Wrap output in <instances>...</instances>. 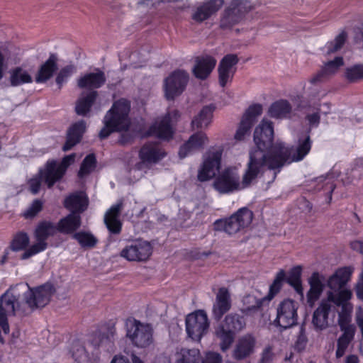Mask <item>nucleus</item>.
I'll list each match as a JSON object with an SVG mask.
<instances>
[{"mask_svg":"<svg viewBox=\"0 0 363 363\" xmlns=\"http://www.w3.org/2000/svg\"><path fill=\"white\" fill-rule=\"evenodd\" d=\"M166 156L164 150L156 143H147L144 145L139 152L141 164L139 168L144 164L151 165L158 163Z\"/></svg>","mask_w":363,"mask_h":363,"instance_id":"obj_21","label":"nucleus"},{"mask_svg":"<svg viewBox=\"0 0 363 363\" xmlns=\"http://www.w3.org/2000/svg\"><path fill=\"white\" fill-rule=\"evenodd\" d=\"M115 363H129L128 358L124 357H115Z\"/></svg>","mask_w":363,"mask_h":363,"instance_id":"obj_64","label":"nucleus"},{"mask_svg":"<svg viewBox=\"0 0 363 363\" xmlns=\"http://www.w3.org/2000/svg\"><path fill=\"white\" fill-rule=\"evenodd\" d=\"M273 359V352L271 347H267L262 352L259 363H269Z\"/></svg>","mask_w":363,"mask_h":363,"instance_id":"obj_56","label":"nucleus"},{"mask_svg":"<svg viewBox=\"0 0 363 363\" xmlns=\"http://www.w3.org/2000/svg\"><path fill=\"white\" fill-rule=\"evenodd\" d=\"M286 278V273L284 269H280L276 274V277L269 286V293L264 297L266 301L269 302L280 291L283 283Z\"/></svg>","mask_w":363,"mask_h":363,"instance_id":"obj_42","label":"nucleus"},{"mask_svg":"<svg viewBox=\"0 0 363 363\" xmlns=\"http://www.w3.org/2000/svg\"><path fill=\"white\" fill-rule=\"evenodd\" d=\"M352 291L351 289H344L340 291L337 295L330 293V298L333 299V304L341 307L339 313L338 324L343 332L349 330L352 333L355 332V328L352 325V313L353 305L350 302L352 297Z\"/></svg>","mask_w":363,"mask_h":363,"instance_id":"obj_7","label":"nucleus"},{"mask_svg":"<svg viewBox=\"0 0 363 363\" xmlns=\"http://www.w3.org/2000/svg\"><path fill=\"white\" fill-rule=\"evenodd\" d=\"M355 291L357 298L363 301V268L356 284Z\"/></svg>","mask_w":363,"mask_h":363,"instance_id":"obj_55","label":"nucleus"},{"mask_svg":"<svg viewBox=\"0 0 363 363\" xmlns=\"http://www.w3.org/2000/svg\"><path fill=\"white\" fill-rule=\"evenodd\" d=\"M112 132H113V105L104 117V127L99 133V137L101 139H104Z\"/></svg>","mask_w":363,"mask_h":363,"instance_id":"obj_46","label":"nucleus"},{"mask_svg":"<svg viewBox=\"0 0 363 363\" xmlns=\"http://www.w3.org/2000/svg\"><path fill=\"white\" fill-rule=\"evenodd\" d=\"M298 303L289 298L284 299L277 306L275 321L283 328H288L296 324L297 321Z\"/></svg>","mask_w":363,"mask_h":363,"instance_id":"obj_13","label":"nucleus"},{"mask_svg":"<svg viewBox=\"0 0 363 363\" xmlns=\"http://www.w3.org/2000/svg\"><path fill=\"white\" fill-rule=\"evenodd\" d=\"M270 117L277 119L290 118L291 114V106L284 99H280L274 102L268 110Z\"/></svg>","mask_w":363,"mask_h":363,"instance_id":"obj_33","label":"nucleus"},{"mask_svg":"<svg viewBox=\"0 0 363 363\" xmlns=\"http://www.w3.org/2000/svg\"><path fill=\"white\" fill-rule=\"evenodd\" d=\"M230 306L231 299L229 291L224 287L219 289L213 306L214 316L217 319H220L224 313L230 310Z\"/></svg>","mask_w":363,"mask_h":363,"instance_id":"obj_28","label":"nucleus"},{"mask_svg":"<svg viewBox=\"0 0 363 363\" xmlns=\"http://www.w3.org/2000/svg\"><path fill=\"white\" fill-rule=\"evenodd\" d=\"M208 143V138L206 133L198 132L192 135L189 139L183 144L179 149V156L184 158L189 155L202 150Z\"/></svg>","mask_w":363,"mask_h":363,"instance_id":"obj_22","label":"nucleus"},{"mask_svg":"<svg viewBox=\"0 0 363 363\" xmlns=\"http://www.w3.org/2000/svg\"><path fill=\"white\" fill-rule=\"evenodd\" d=\"M262 0H231L222 13V19L229 22H238L244 20L246 15Z\"/></svg>","mask_w":363,"mask_h":363,"instance_id":"obj_11","label":"nucleus"},{"mask_svg":"<svg viewBox=\"0 0 363 363\" xmlns=\"http://www.w3.org/2000/svg\"><path fill=\"white\" fill-rule=\"evenodd\" d=\"M105 80L104 74L97 70L95 72L89 73L82 77L78 80V85L81 88H99L104 84Z\"/></svg>","mask_w":363,"mask_h":363,"instance_id":"obj_35","label":"nucleus"},{"mask_svg":"<svg viewBox=\"0 0 363 363\" xmlns=\"http://www.w3.org/2000/svg\"><path fill=\"white\" fill-rule=\"evenodd\" d=\"M10 83L13 86L32 82V77L25 69L18 67L10 70Z\"/></svg>","mask_w":363,"mask_h":363,"instance_id":"obj_40","label":"nucleus"},{"mask_svg":"<svg viewBox=\"0 0 363 363\" xmlns=\"http://www.w3.org/2000/svg\"><path fill=\"white\" fill-rule=\"evenodd\" d=\"M75 71L76 69L72 65H67L60 69L56 77V83L60 88L68 80Z\"/></svg>","mask_w":363,"mask_h":363,"instance_id":"obj_50","label":"nucleus"},{"mask_svg":"<svg viewBox=\"0 0 363 363\" xmlns=\"http://www.w3.org/2000/svg\"><path fill=\"white\" fill-rule=\"evenodd\" d=\"M96 98V91L82 94L76 103V113L80 116H86L90 111Z\"/></svg>","mask_w":363,"mask_h":363,"instance_id":"obj_38","label":"nucleus"},{"mask_svg":"<svg viewBox=\"0 0 363 363\" xmlns=\"http://www.w3.org/2000/svg\"><path fill=\"white\" fill-rule=\"evenodd\" d=\"M57 57L51 55L49 59L41 65L35 77L37 83H44L52 77L57 69Z\"/></svg>","mask_w":363,"mask_h":363,"instance_id":"obj_34","label":"nucleus"},{"mask_svg":"<svg viewBox=\"0 0 363 363\" xmlns=\"http://www.w3.org/2000/svg\"><path fill=\"white\" fill-rule=\"evenodd\" d=\"M302 267L300 265L292 267L285 278L287 283L291 286L296 292L300 296L301 299L304 297L303 288L301 281Z\"/></svg>","mask_w":363,"mask_h":363,"instance_id":"obj_36","label":"nucleus"},{"mask_svg":"<svg viewBox=\"0 0 363 363\" xmlns=\"http://www.w3.org/2000/svg\"><path fill=\"white\" fill-rule=\"evenodd\" d=\"M96 164V160L94 155L91 154L87 155L80 167V169L79 171V177L80 178H83L84 177L89 174L90 172H91L94 168Z\"/></svg>","mask_w":363,"mask_h":363,"instance_id":"obj_48","label":"nucleus"},{"mask_svg":"<svg viewBox=\"0 0 363 363\" xmlns=\"http://www.w3.org/2000/svg\"><path fill=\"white\" fill-rule=\"evenodd\" d=\"M351 247L353 250L357 251L361 254H363V242L359 240H355L351 242Z\"/></svg>","mask_w":363,"mask_h":363,"instance_id":"obj_59","label":"nucleus"},{"mask_svg":"<svg viewBox=\"0 0 363 363\" xmlns=\"http://www.w3.org/2000/svg\"><path fill=\"white\" fill-rule=\"evenodd\" d=\"M255 339L250 335L241 337L237 342L233 352L235 359H242L250 356L254 352Z\"/></svg>","mask_w":363,"mask_h":363,"instance_id":"obj_27","label":"nucleus"},{"mask_svg":"<svg viewBox=\"0 0 363 363\" xmlns=\"http://www.w3.org/2000/svg\"><path fill=\"white\" fill-rule=\"evenodd\" d=\"M130 104L125 99H120L115 102V132L126 130L130 127L128 114Z\"/></svg>","mask_w":363,"mask_h":363,"instance_id":"obj_25","label":"nucleus"},{"mask_svg":"<svg viewBox=\"0 0 363 363\" xmlns=\"http://www.w3.org/2000/svg\"><path fill=\"white\" fill-rule=\"evenodd\" d=\"M225 0H207L197 7L193 13V19L203 21L215 15L224 5Z\"/></svg>","mask_w":363,"mask_h":363,"instance_id":"obj_24","label":"nucleus"},{"mask_svg":"<svg viewBox=\"0 0 363 363\" xmlns=\"http://www.w3.org/2000/svg\"><path fill=\"white\" fill-rule=\"evenodd\" d=\"M343 65V58L342 57H337L333 60L326 62L322 69L325 75H330L336 73Z\"/></svg>","mask_w":363,"mask_h":363,"instance_id":"obj_49","label":"nucleus"},{"mask_svg":"<svg viewBox=\"0 0 363 363\" xmlns=\"http://www.w3.org/2000/svg\"><path fill=\"white\" fill-rule=\"evenodd\" d=\"M81 225V217L79 214L71 213L58 222L57 226L58 232L63 234L74 233Z\"/></svg>","mask_w":363,"mask_h":363,"instance_id":"obj_32","label":"nucleus"},{"mask_svg":"<svg viewBox=\"0 0 363 363\" xmlns=\"http://www.w3.org/2000/svg\"><path fill=\"white\" fill-rule=\"evenodd\" d=\"M178 112L174 111L173 113L165 116L164 118L157 120L150 128L147 135H155L162 140L170 139L174 133L172 127L173 118L176 120Z\"/></svg>","mask_w":363,"mask_h":363,"instance_id":"obj_19","label":"nucleus"},{"mask_svg":"<svg viewBox=\"0 0 363 363\" xmlns=\"http://www.w3.org/2000/svg\"><path fill=\"white\" fill-rule=\"evenodd\" d=\"M155 363H171L168 357L161 354L156 357Z\"/></svg>","mask_w":363,"mask_h":363,"instance_id":"obj_62","label":"nucleus"},{"mask_svg":"<svg viewBox=\"0 0 363 363\" xmlns=\"http://www.w3.org/2000/svg\"><path fill=\"white\" fill-rule=\"evenodd\" d=\"M75 156V154L67 155L60 163H57L55 160L48 161L45 168L40 169L38 175L30 179L31 192L35 194L39 191L42 181H44L48 187H51L62 177L67 168L74 162Z\"/></svg>","mask_w":363,"mask_h":363,"instance_id":"obj_4","label":"nucleus"},{"mask_svg":"<svg viewBox=\"0 0 363 363\" xmlns=\"http://www.w3.org/2000/svg\"><path fill=\"white\" fill-rule=\"evenodd\" d=\"M265 301L264 297L257 298L252 294L247 295L242 298V311L245 315H251L257 311Z\"/></svg>","mask_w":363,"mask_h":363,"instance_id":"obj_41","label":"nucleus"},{"mask_svg":"<svg viewBox=\"0 0 363 363\" xmlns=\"http://www.w3.org/2000/svg\"><path fill=\"white\" fill-rule=\"evenodd\" d=\"M222 155L223 150L220 147L211 149L206 152L198 169L197 179L199 182H207L216 178L221 167Z\"/></svg>","mask_w":363,"mask_h":363,"instance_id":"obj_10","label":"nucleus"},{"mask_svg":"<svg viewBox=\"0 0 363 363\" xmlns=\"http://www.w3.org/2000/svg\"><path fill=\"white\" fill-rule=\"evenodd\" d=\"M216 106L213 104L203 106L193 118L191 125L193 129H206L211 124Z\"/></svg>","mask_w":363,"mask_h":363,"instance_id":"obj_26","label":"nucleus"},{"mask_svg":"<svg viewBox=\"0 0 363 363\" xmlns=\"http://www.w3.org/2000/svg\"><path fill=\"white\" fill-rule=\"evenodd\" d=\"M330 293H326V298L323 299L313 315L312 323L316 330H323L328 326V318L334 312L335 306L333 299L330 298Z\"/></svg>","mask_w":363,"mask_h":363,"instance_id":"obj_16","label":"nucleus"},{"mask_svg":"<svg viewBox=\"0 0 363 363\" xmlns=\"http://www.w3.org/2000/svg\"><path fill=\"white\" fill-rule=\"evenodd\" d=\"M238 62V58L234 54L227 55L220 60L218 71L219 84L221 86H225L227 84L232 81Z\"/></svg>","mask_w":363,"mask_h":363,"instance_id":"obj_20","label":"nucleus"},{"mask_svg":"<svg viewBox=\"0 0 363 363\" xmlns=\"http://www.w3.org/2000/svg\"><path fill=\"white\" fill-rule=\"evenodd\" d=\"M359 360L357 356L350 354L346 357L345 363H359Z\"/></svg>","mask_w":363,"mask_h":363,"instance_id":"obj_63","label":"nucleus"},{"mask_svg":"<svg viewBox=\"0 0 363 363\" xmlns=\"http://www.w3.org/2000/svg\"><path fill=\"white\" fill-rule=\"evenodd\" d=\"M209 328L208 316L203 311H197L187 315L186 330L189 337L200 341Z\"/></svg>","mask_w":363,"mask_h":363,"instance_id":"obj_12","label":"nucleus"},{"mask_svg":"<svg viewBox=\"0 0 363 363\" xmlns=\"http://www.w3.org/2000/svg\"><path fill=\"white\" fill-rule=\"evenodd\" d=\"M43 208V202L36 199L23 212L25 218H32L35 217Z\"/></svg>","mask_w":363,"mask_h":363,"instance_id":"obj_51","label":"nucleus"},{"mask_svg":"<svg viewBox=\"0 0 363 363\" xmlns=\"http://www.w3.org/2000/svg\"><path fill=\"white\" fill-rule=\"evenodd\" d=\"M353 272L354 267L350 266L340 267L336 269L327 280L326 285L330 289L327 293H333L337 295L344 289H351L346 285L350 281Z\"/></svg>","mask_w":363,"mask_h":363,"instance_id":"obj_15","label":"nucleus"},{"mask_svg":"<svg viewBox=\"0 0 363 363\" xmlns=\"http://www.w3.org/2000/svg\"><path fill=\"white\" fill-rule=\"evenodd\" d=\"M356 320L358 326H363V310L362 308L357 311Z\"/></svg>","mask_w":363,"mask_h":363,"instance_id":"obj_61","label":"nucleus"},{"mask_svg":"<svg viewBox=\"0 0 363 363\" xmlns=\"http://www.w3.org/2000/svg\"><path fill=\"white\" fill-rule=\"evenodd\" d=\"M18 288L27 289L25 293V301L30 309L46 306L54 293L53 287L50 284L34 289H30L28 284H20L5 292L0 298V342L1 343H4L1 332L7 335L10 331L8 318L13 315L18 310L17 303L19 298Z\"/></svg>","mask_w":363,"mask_h":363,"instance_id":"obj_3","label":"nucleus"},{"mask_svg":"<svg viewBox=\"0 0 363 363\" xmlns=\"http://www.w3.org/2000/svg\"><path fill=\"white\" fill-rule=\"evenodd\" d=\"M324 75H325V74L323 72L322 69L309 79L308 82V86L306 87L307 92L308 93L309 96L308 103H311L313 101V103L315 104L316 101H320V99L323 96V94L320 96L319 88H313V86L320 82Z\"/></svg>","mask_w":363,"mask_h":363,"instance_id":"obj_39","label":"nucleus"},{"mask_svg":"<svg viewBox=\"0 0 363 363\" xmlns=\"http://www.w3.org/2000/svg\"><path fill=\"white\" fill-rule=\"evenodd\" d=\"M245 325L242 317L237 314H230L225 318L224 322L216 330V336L220 340V346L223 352L229 349L234 340L235 333L241 330Z\"/></svg>","mask_w":363,"mask_h":363,"instance_id":"obj_6","label":"nucleus"},{"mask_svg":"<svg viewBox=\"0 0 363 363\" xmlns=\"http://www.w3.org/2000/svg\"><path fill=\"white\" fill-rule=\"evenodd\" d=\"M126 337L138 348H147L154 341L153 328L148 323L135 319H128L125 323Z\"/></svg>","mask_w":363,"mask_h":363,"instance_id":"obj_5","label":"nucleus"},{"mask_svg":"<svg viewBox=\"0 0 363 363\" xmlns=\"http://www.w3.org/2000/svg\"><path fill=\"white\" fill-rule=\"evenodd\" d=\"M30 239L28 234L23 232H19L13 236L10 243V249L13 252H18L24 250L26 251Z\"/></svg>","mask_w":363,"mask_h":363,"instance_id":"obj_44","label":"nucleus"},{"mask_svg":"<svg viewBox=\"0 0 363 363\" xmlns=\"http://www.w3.org/2000/svg\"><path fill=\"white\" fill-rule=\"evenodd\" d=\"M87 206V196L82 191L70 195L65 201V206L70 211L71 213L76 214L85 211Z\"/></svg>","mask_w":363,"mask_h":363,"instance_id":"obj_30","label":"nucleus"},{"mask_svg":"<svg viewBox=\"0 0 363 363\" xmlns=\"http://www.w3.org/2000/svg\"><path fill=\"white\" fill-rule=\"evenodd\" d=\"M6 69V65L5 63L4 57L2 53L0 52V80L4 77V73L5 69Z\"/></svg>","mask_w":363,"mask_h":363,"instance_id":"obj_60","label":"nucleus"},{"mask_svg":"<svg viewBox=\"0 0 363 363\" xmlns=\"http://www.w3.org/2000/svg\"><path fill=\"white\" fill-rule=\"evenodd\" d=\"M152 248L147 241H137L124 248L121 255L129 261H145L151 255Z\"/></svg>","mask_w":363,"mask_h":363,"instance_id":"obj_18","label":"nucleus"},{"mask_svg":"<svg viewBox=\"0 0 363 363\" xmlns=\"http://www.w3.org/2000/svg\"><path fill=\"white\" fill-rule=\"evenodd\" d=\"M252 218L253 214L251 211L247 208H242L230 217L216 220L214 223V228L230 235L235 234L249 227Z\"/></svg>","mask_w":363,"mask_h":363,"instance_id":"obj_8","label":"nucleus"},{"mask_svg":"<svg viewBox=\"0 0 363 363\" xmlns=\"http://www.w3.org/2000/svg\"><path fill=\"white\" fill-rule=\"evenodd\" d=\"M175 363H200V351L198 349L177 350L174 354Z\"/></svg>","mask_w":363,"mask_h":363,"instance_id":"obj_37","label":"nucleus"},{"mask_svg":"<svg viewBox=\"0 0 363 363\" xmlns=\"http://www.w3.org/2000/svg\"><path fill=\"white\" fill-rule=\"evenodd\" d=\"M120 205H115V234L119 233L121 230V223L116 218L117 214L120 211Z\"/></svg>","mask_w":363,"mask_h":363,"instance_id":"obj_58","label":"nucleus"},{"mask_svg":"<svg viewBox=\"0 0 363 363\" xmlns=\"http://www.w3.org/2000/svg\"><path fill=\"white\" fill-rule=\"evenodd\" d=\"M217 60L211 55H203L197 57L192 69L194 76L199 79H206L214 69Z\"/></svg>","mask_w":363,"mask_h":363,"instance_id":"obj_23","label":"nucleus"},{"mask_svg":"<svg viewBox=\"0 0 363 363\" xmlns=\"http://www.w3.org/2000/svg\"><path fill=\"white\" fill-rule=\"evenodd\" d=\"M262 113V106L259 104L250 106L243 114L239 126L234 135L236 141H242L249 133L251 127Z\"/></svg>","mask_w":363,"mask_h":363,"instance_id":"obj_17","label":"nucleus"},{"mask_svg":"<svg viewBox=\"0 0 363 363\" xmlns=\"http://www.w3.org/2000/svg\"><path fill=\"white\" fill-rule=\"evenodd\" d=\"M189 80V74L184 70L172 72L165 80L164 89L167 99H174L184 90Z\"/></svg>","mask_w":363,"mask_h":363,"instance_id":"obj_14","label":"nucleus"},{"mask_svg":"<svg viewBox=\"0 0 363 363\" xmlns=\"http://www.w3.org/2000/svg\"><path fill=\"white\" fill-rule=\"evenodd\" d=\"M347 38V34L345 32L342 31L340 33L334 40L328 42L324 47V52L327 55L333 54L340 50Z\"/></svg>","mask_w":363,"mask_h":363,"instance_id":"obj_43","label":"nucleus"},{"mask_svg":"<svg viewBox=\"0 0 363 363\" xmlns=\"http://www.w3.org/2000/svg\"><path fill=\"white\" fill-rule=\"evenodd\" d=\"M73 238L82 247H92L97 242L96 238L89 232H78L74 234Z\"/></svg>","mask_w":363,"mask_h":363,"instance_id":"obj_47","label":"nucleus"},{"mask_svg":"<svg viewBox=\"0 0 363 363\" xmlns=\"http://www.w3.org/2000/svg\"><path fill=\"white\" fill-rule=\"evenodd\" d=\"M306 118L311 127H317L320 123V115L318 113L308 114Z\"/></svg>","mask_w":363,"mask_h":363,"instance_id":"obj_57","label":"nucleus"},{"mask_svg":"<svg viewBox=\"0 0 363 363\" xmlns=\"http://www.w3.org/2000/svg\"><path fill=\"white\" fill-rule=\"evenodd\" d=\"M274 129L272 123L263 119L255 128L254 141L255 149L264 152V169H280L285 164L302 160L309 152L311 145L308 134L299 138L291 148L285 147L281 142L273 144Z\"/></svg>","mask_w":363,"mask_h":363,"instance_id":"obj_1","label":"nucleus"},{"mask_svg":"<svg viewBox=\"0 0 363 363\" xmlns=\"http://www.w3.org/2000/svg\"><path fill=\"white\" fill-rule=\"evenodd\" d=\"M345 76L350 81L363 79V65H355L346 69Z\"/></svg>","mask_w":363,"mask_h":363,"instance_id":"obj_52","label":"nucleus"},{"mask_svg":"<svg viewBox=\"0 0 363 363\" xmlns=\"http://www.w3.org/2000/svg\"><path fill=\"white\" fill-rule=\"evenodd\" d=\"M56 225L49 221L40 222L36 227L34 236L36 242L30 246L21 255V259H27L30 257L43 252L46 250L48 244L46 240L50 236H53L57 232Z\"/></svg>","mask_w":363,"mask_h":363,"instance_id":"obj_9","label":"nucleus"},{"mask_svg":"<svg viewBox=\"0 0 363 363\" xmlns=\"http://www.w3.org/2000/svg\"><path fill=\"white\" fill-rule=\"evenodd\" d=\"M223 357L222 356L216 352H206L204 354V356L201 358L200 357V363H222Z\"/></svg>","mask_w":363,"mask_h":363,"instance_id":"obj_53","label":"nucleus"},{"mask_svg":"<svg viewBox=\"0 0 363 363\" xmlns=\"http://www.w3.org/2000/svg\"><path fill=\"white\" fill-rule=\"evenodd\" d=\"M354 335V333L349 330L347 332H343V334L338 338L335 353L337 358H340L345 354L350 341L353 339Z\"/></svg>","mask_w":363,"mask_h":363,"instance_id":"obj_45","label":"nucleus"},{"mask_svg":"<svg viewBox=\"0 0 363 363\" xmlns=\"http://www.w3.org/2000/svg\"><path fill=\"white\" fill-rule=\"evenodd\" d=\"M104 223L111 233L113 232V206H111L104 216Z\"/></svg>","mask_w":363,"mask_h":363,"instance_id":"obj_54","label":"nucleus"},{"mask_svg":"<svg viewBox=\"0 0 363 363\" xmlns=\"http://www.w3.org/2000/svg\"><path fill=\"white\" fill-rule=\"evenodd\" d=\"M264 159V152L262 149L251 150L242 179L239 167L229 166L220 172L215 178L213 188L220 194H231L249 187L265 170Z\"/></svg>","mask_w":363,"mask_h":363,"instance_id":"obj_2","label":"nucleus"},{"mask_svg":"<svg viewBox=\"0 0 363 363\" xmlns=\"http://www.w3.org/2000/svg\"><path fill=\"white\" fill-rule=\"evenodd\" d=\"M86 125L84 121L74 123L67 133V141L63 146V150L67 151L79 142L86 130Z\"/></svg>","mask_w":363,"mask_h":363,"instance_id":"obj_31","label":"nucleus"},{"mask_svg":"<svg viewBox=\"0 0 363 363\" xmlns=\"http://www.w3.org/2000/svg\"><path fill=\"white\" fill-rule=\"evenodd\" d=\"M310 286L309 291L307 292V301L312 306L320 298L323 291L324 285L320 274L318 272H313L308 279Z\"/></svg>","mask_w":363,"mask_h":363,"instance_id":"obj_29","label":"nucleus"}]
</instances>
